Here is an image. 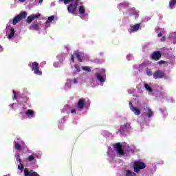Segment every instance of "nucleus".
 Returning <instances> with one entry per match:
<instances>
[{
  "label": "nucleus",
  "mask_w": 176,
  "mask_h": 176,
  "mask_svg": "<svg viewBox=\"0 0 176 176\" xmlns=\"http://www.w3.org/2000/svg\"><path fill=\"white\" fill-rule=\"evenodd\" d=\"M27 18V12L23 11L21 12L19 14L16 15L12 20L13 25H16L19 21H21V20Z\"/></svg>",
  "instance_id": "2"
},
{
  "label": "nucleus",
  "mask_w": 176,
  "mask_h": 176,
  "mask_svg": "<svg viewBox=\"0 0 176 176\" xmlns=\"http://www.w3.org/2000/svg\"><path fill=\"white\" fill-rule=\"evenodd\" d=\"M80 1V0H75L74 3H76L78 6V3H79Z\"/></svg>",
  "instance_id": "42"
},
{
  "label": "nucleus",
  "mask_w": 176,
  "mask_h": 176,
  "mask_svg": "<svg viewBox=\"0 0 176 176\" xmlns=\"http://www.w3.org/2000/svg\"><path fill=\"white\" fill-rule=\"evenodd\" d=\"M129 107L131 111L135 107L131 102H129Z\"/></svg>",
  "instance_id": "36"
},
{
  "label": "nucleus",
  "mask_w": 176,
  "mask_h": 176,
  "mask_svg": "<svg viewBox=\"0 0 176 176\" xmlns=\"http://www.w3.org/2000/svg\"><path fill=\"white\" fill-rule=\"evenodd\" d=\"M26 115L32 116V118H34L35 116V114L34 113V110L32 109H28L26 111Z\"/></svg>",
  "instance_id": "20"
},
{
  "label": "nucleus",
  "mask_w": 176,
  "mask_h": 176,
  "mask_svg": "<svg viewBox=\"0 0 176 176\" xmlns=\"http://www.w3.org/2000/svg\"><path fill=\"white\" fill-rule=\"evenodd\" d=\"M14 147L15 148V149H16V151H21L22 149L21 146L18 142L15 143Z\"/></svg>",
  "instance_id": "26"
},
{
  "label": "nucleus",
  "mask_w": 176,
  "mask_h": 176,
  "mask_svg": "<svg viewBox=\"0 0 176 176\" xmlns=\"http://www.w3.org/2000/svg\"><path fill=\"white\" fill-rule=\"evenodd\" d=\"M140 27H141V23H136L133 25H131L128 31L130 34H132V32L138 31L140 30Z\"/></svg>",
  "instance_id": "10"
},
{
  "label": "nucleus",
  "mask_w": 176,
  "mask_h": 176,
  "mask_svg": "<svg viewBox=\"0 0 176 176\" xmlns=\"http://www.w3.org/2000/svg\"><path fill=\"white\" fill-rule=\"evenodd\" d=\"M78 8V4L72 3L67 7V11L69 13L72 14H74L75 12H76V9Z\"/></svg>",
  "instance_id": "6"
},
{
  "label": "nucleus",
  "mask_w": 176,
  "mask_h": 176,
  "mask_svg": "<svg viewBox=\"0 0 176 176\" xmlns=\"http://www.w3.org/2000/svg\"><path fill=\"white\" fill-rule=\"evenodd\" d=\"M28 162H36V160H35V157L33 155H30L28 157Z\"/></svg>",
  "instance_id": "23"
},
{
  "label": "nucleus",
  "mask_w": 176,
  "mask_h": 176,
  "mask_svg": "<svg viewBox=\"0 0 176 176\" xmlns=\"http://www.w3.org/2000/svg\"><path fill=\"white\" fill-rule=\"evenodd\" d=\"M12 93L14 94L13 100H17V95L16 94V91L13 90Z\"/></svg>",
  "instance_id": "33"
},
{
  "label": "nucleus",
  "mask_w": 176,
  "mask_h": 176,
  "mask_svg": "<svg viewBox=\"0 0 176 176\" xmlns=\"http://www.w3.org/2000/svg\"><path fill=\"white\" fill-rule=\"evenodd\" d=\"M133 13L130 14V16H133V14H135V16H138V12H136L135 10H134V9L131 10Z\"/></svg>",
  "instance_id": "34"
},
{
  "label": "nucleus",
  "mask_w": 176,
  "mask_h": 176,
  "mask_svg": "<svg viewBox=\"0 0 176 176\" xmlns=\"http://www.w3.org/2000/svg\"><path fill=\"white\" fill-rule=\"evenodd\" d=\"M82 71H86L87 72H91V69L89 66H82Z\"/></svg>",
  "instance_id": "22"
},
{
  "label": "nucleus",
  "mask_w": 176,
  "mask_h": 176,
  "mask_svg": "<svg viewBox=\"0 0 176 176\" xmlns=\"http://www.w3.org/2000/svg\"><path fill=\"white\" fill-rule=\"evenodd\" d=\"M80 17H81V19H83V16L81 15Z\"/></svg>",
  "instance_id": "46"
},
{
  "label": "nucleus",
  "mask_w": 176,
  "mask_h": 176,
  "mask_svg": "<svg viewBox=\"0 0 176 176\" xmlns=\"http://www.w3.org/2000/svg\"><path fill=\"white\" fill-rule=\"evenodd\" d=\"M19 162L20 164H21V162H22V161H21V159L19 158Z\"/></svg>",
  "instance_id": "45"
},
{
  "label": "nucleus",
  "mask_w": 176,
  "mask_h": 176,
  "mask_svg": "<svg viewBox=\"0 0 176 176\" xmlns=\"http://www.w3.org/2000/svg\"><path fill=\"white\" fill-rule=\"evenodd\" d=\"M64 2L65 5H68L69 2H72L73 0H60Z\"/></svg>",
  "instance_id": "31"
},
{
  "label": "nucleus",
  "mask_w": 176,
  "mask_h": 176,
  "mask_svg": "<svg viewBox=\"0 0 176 176\" xmlns=\"http://www.w3.org/2000/svg\"><path fill=\"white\" fill-rule=\"evenodd\" d=\"M144 87L148 90V91L152 92V88L148 85V84H144Z\"/></svg>",
  "instance_id": "28"
},
{
  "label": "nucleus",
  "mask_w": 176,
  "mask_h": 176,
  "mask_svg": "<svg viewBox=\"0 0 176 176\" xmlns=\"http://www.w3.org/2000/svg\"><path fill=\"white\" fill-rule=\"evenodd\" d=\"M74 67L76 68L77 72H80V67L78 65H75Z\"/></svg>",
  "instance_id": "30"
},
{
  "label": "nucleus",
  "mask_w": 176,
  "mask_h": 176,
  "mask_svg": "<svg viewBox=\"0 0 176 176\" xmlns=\"http://www.w3.org/2000/svg\"><path fill=\"white\" fill-rule=\"evenodd\" d=\"M96 76L97 78V79L99 80V82H100V83H104V82H105V78H104L101 74L100 73H96Z\"/></svg>",
  "instance_id": "15"
},
{
  "label": "nucleus",
  "mask_w": 176,
  "mask_h": 176,
  "mask_svg": "<svg viewBox=\"0 0 176 176\" xmlns=\"http://www.w3.org/2000/svg\"><path fill=\"white\" fill-rule=\"evenodd\" d=\"M144 111H146V115L148 118H152L153 116V111H152V109L149 108V107L146 106V109H144Z\"/></svg>",
  "instance_id": "14"
},
{
  "label": "nucleus",
  "mask_w": 176,
  "mask_h": 176,
  "mask_svg": "<svg viewBox=\"0 0 176 176\" xmlns=\"http://www.w3.org/2000/svg\"><path fill=\"white\" fill-rule=\"evenodd\" d=\"M41 2H42V0H41Z\"/></svg>",
  "instance_id": "47"
},
{
  "label": "nucleus",
  "mask_w": 176,
  "mask_h": 176,
  "mask_svg": "<svg viewBox=\"0 0 176 176\" xmlns=\"http://www.w3.org/2000/svg\"><path fill=\"white\" fill-rule=\"evenodd\" d=\"M150 58L153 60L154 61H159L160 58H162V52L160 51H155L153 52Z\"/></svg>",
  "instance_id": "4"
},
{
  "label": "nucleus",
  "mask_w": 176,
  "mask_h": 176,
  "mask_svg": "<svg viewBox=\"0 0 176 176\" xmlns=\"http://www.w3.org/2000/svg\"><path fill=\"white\" fill-rule=\"evenodd\" d=\"M146 167V164L141 161H135L133 163V170L135 173H138L140 170H144Z\"/></svg>",
  "instance_id": "1"
},
{
  "label": "nucleus",
  "mask_w": 176,
  "mask_h": 176,
  "mask_svg": "<svg viewBox=\"0 0 176 176\" xmlns=\"http://www.w3.org/2000/svg\"><path fill=\"white\" fill-rule=\"evenodd\" d=\"M14 28H12L10 29V33L8 34V39H12V38H13V36H14Z\"/></svg>",
  "instance_id": "17"
},
{
  "label": "nucleus",
  "mask_w": 176,
  "mask_h": 176,
  "mask_svg": "<svg viewBox=\"0 0 176 176\" xmlns=\"http://www.w3.org/2000/svg\"><path fill=\"white\" fill-rule=\"evenodd\" d=\"M131 129V125L129 122H126L124 125L122 126V131H126V130H130Z\"/></svg>",
  "instance_id": "16"
},
{
  "label": "nucleus",
  "mask_w": 176,
  "mask_h": 176,
  "mask_svg": "<svg viewBox=\"0 0 176 176\" xmlns=\"http://www.w3.org/2000/svg\"><path fill=\"white\" fill-rule=\"evenodd\" d=\"M74 56H76V58H77L79 63H83V60H82V57H83V53L76 51L74 52Z\"/></svg>",
  "instance_id": "12"
},
{
  "label": "nucleus",
  "mask_w": 176,
  "mask_h": 176,
  "mask_svg": "<svg viewBox=\"0 0 176 176\" xmlns=\"http://www.w3.org/2000/svg\"><path fill=\"white\" fill-rule=\"evenodd\" d=\"M85 104H86V99L83 98L79 99L78 102V108H79V109H83L85 108Z\"/></svg>",
  "instance_id": "11"
},
{
  "label": "nucleus",
  "mask_w": 176,
  "mask_h": 176,
  "mask_svg": "<svg viewBox=\"0 0 176 176\" xmlns=\"http://www.w3.org/2000/svg\"><path fill=\"white\" fill-rule=\"evenodd\" d=\"M161 42H166V36H164L161 38Z\"/></svg>",
  "instance_id": "39"
},
{
  "label": "nucleus",
  "mask_w": 176,
  "mask_h": 176,
  "mask_svg": "<svg viewBox=\"0 0 176 176\" xmlns=\"http://www.w3.org/2000/svg\"><path fill=\"white\" fill-rule=\"evenodd\" d=\"M146 72L148 76H152V70L151 69H146Z\"/></svg>",
  "instance_id": "29"
},
{
  "label": "nucleus",
  "mask_w": 176,
  "mask_h": 176,
  "mask_svg": "<svg viewBox=\"0 0 176 176\" xmlns=\"http://www.w3.org/2000/svg\"><path fill=\"white\" fill-rule=\"evenodd\" d=\"M71 113H76V110H75V109H72Z\"/></svg>",
  "instance_id": "40"
},
{
  "label": "nucleus",
  "mask_w": 176,
  "mask_h": 176,
  "mask_svg": "<svg viewBox=\"0 0 176 176\" xmlns=\"http://www.w3.org/2000/svg\"><path fill=\"white\" fill-rule=\"evenodd\" d=\"M54 20V16H50V17H48L47 21H46V24H49L50 23L52 22V21Z\"/></svg>",
  "instance_id": "27"
},
{
  "label": "nucleus",
  "mask_w": 176,
  "mask_h": 176,
  "mask_svg": "<svg viewBox=\"0 0 176 176\" xmlns=\"http://www.w3.org/2000/svg\"><path fill=\"white\" fill-rule=\"evenodd\" d=\"M38 17H41V14L39 13H37L36 14H31L28 16L26 21L28 24H31V22L34 21V19H38Z\"/></svg>",
  "instance_id": "9"
},
{
  "label": "nucleus",
  "mask_w": 176,
  "mask_h": 176,
  "mask_svg": "<svg viewBox=\"0 0 176 176\" xmlns=\"http://www.w3.org/2000/svg\"><path fill=\"white\" fill-rule=\"evenodd\" d=\"M129 4L127 2H123L120 4V7L124 8H129Z\"/></svg>",
  "instance_id": "24"
},
{
  "label": "nucleus",
  "mask_w": 176,
  "mask_h": 176,
  "mask_svg": "<svg viewBox=\"0 0 176 176\" xmlns=\"http://www.w3.org/2000/svg\"><path fill=\"white\" fill-rule=\"evenodd\" d=\"M0 52H3V47L0 45Z\"/></svg>",
  "instance_id": "43"
},
{
  "label": "nucleus",
  "mask_w": 176,
  "mask_h": 176,
  "mask_svg": "<svg viewBox=\"0 0 176 176\" xmlns=\"http://www.w3.org/2000/svg\"><path fill=\"white\" fill-rule=\"evenodd\" d=\"M175 5H176V0H170V1L169 2V8L170 9H174V8H175Z\"/></svg>",
  "instance_id": "18"
},
{
  "label": "nucleus",
  "mask_w": 176,
  "mask_h": 176,
  "mask_svg": "<svg viewBox=\"0 0 176 176\" xmlns=\"http://www.w3.org/2000/svg\"><path fill=\"white\" fill-rule=\"evenodd\" d=\"M19 2H25V0H19Z\"/></svg>",
  "instance_id": "44"
},
{
  "label": "nucleus",
  "mask_w": 176,
  "mask_h": 176,
  "mask_svg": "<svg viewBox=\"0 0 176 176\" xmlns=\"http://www.w3.org/2000/svg\"><path fill=\"white\" fill-rule=\"evenodd\" d=\"M137 175L134 172H131V170H128L126 171L125 176H136Z\"/></svg>",
  "instance_id": "21"
},
{
  "label": "nucleus",
  "mask_w": 176,
  "mask_h": 176,
  "mask_svg": "<svg viewBox=\"0 0 176 176\" xmlns=\"http://www.w3.org/2000/svg\"><path fill=\"white\" fill-rule=\"evenodd\" d=\"M153 76L154 79H163L166 76V73L162 70H156L153 74Z\"/></svg>",
  "instance_id": "3"
},
{
  "label": "nucleus",
  "mask_w": 176,
  "mask_h": 176,
  "mask_svg": "<svg viewBox=\"0 0 176 176\" xmlns=\"http://www.w3.org/2000/svg\"><path fill=\"white\" fill-rule=\"evenodd\" d=\"M72 82H73V83H74V85H76L78 83V79H76V78H74L73 80H72Z\"/></svg>",
  "instance_id": "38"
},
{
  "label": "nucleus",
  "mask_w": 176,
  "mask_h": 176,
  "mask_svg": "<svg viewBox=\"0 0 176 176\" xmlns=\"http://www.w3.org/2000/svg\"><path fill=\"white\" fill-rule=\"evenodd\" d=\"M24 176H41L38 173L31 170L30 171L28 170V168H25L23 170Z\"/></svg>",
  "instance_id": "8"
},
{
  "label": "nucleus",
  "mask_w": 176,
  "mask_h": 176,
  "mask_svg": "<svg viewBox=\"0 0 176 176\" xmlns=\"http://www.w3.org/2000/svg\"><path fill=\"white\" fill-rule=\"evenodd\" d=\"M113 148L117 151L118 155H124V151L122 148V144L116 143L113 144Z\"/></svg>",
  "instance_id": "7"
},
{
  "label": "nucleus",
  "mask_w": 176,
  "mask_h": 176,
  "mask_svg": "<svg viewBox=\"0 0 176 176\" xmlns=\"http://www.w3.org/2000/svg\"><path fill=\"white\" fill-rule=\"evenodd\" d=\"M29 30L38 31L39 30V23H34L29 27Z\"/></svg>",
  "instance_id": "13"
},
{
  "label": "nucleus",
  "mask_w": 176,
  "mask_h": 176,
  "mask_svg": "<svg viewBox=\"0 0 176 176\" xmlns=\"http://www.w3.org/2000/svg\"><path fill=\"white\" fill-rule=\"evenodd\" d=\"M131 111L135 113V115H141V111L135 107Z\"/></svg>",
  "instance_id": "19"
},
{
  "label": "nucleus",
  "mask_w": 176,
  "mask_h": 176,
  "mask_svg": "<svg viewBox=\"0 0 176 176\" xmlns=\"http://www.w3.org/2000/svg\"><path fill=\"white\" fill-rule=\"evenodd\" d=\"M18 169L24 170V165H23V164H20V165H18Z\"/></svg>",
  "instance_id": "32"
},
{
  "label": "nucleus",
  "mask_w": 176,
  "mask_h": 176,
  "mask_svg": "<svg viewBox=\"0 0 176 176\" xmlns=\"http://www.w3.org/2000/svg\"><path fill=\"white\" fill-rule=\"evenodd\" d=\"M71 60L72 63H75V56L71 54Z\"/></svg>",
  "instance_id": "37"
},
{
  "label": "nucleus",
  "mask_w": 176,
  "mask_h": 176,
  "mask_svg": "<svg viewBox=\"0 0 176 176\" xmlns=\"http://www.w3.org/2000/svg\"><path fill=\"white\" fill-rule=\"evenodd\" d=\"M162 36H163V34L162 33H159L157 34L158 38H162Z\"/></svg>",
  "instance_id": "41"
},
{
  "label": "nucleus",
  "mask_w": 176,
  "mask_h": 176,
  "mask_svg": "<svg viewBox=\"0 0 176 176\" xmlns=\"http://www.w3.org/2000/svg\"><path fill=\"white\" fill-rule=\"evenodd\" d=\"M166 61L164 60H160L159 62H157V64H159L160 65H162V64H166Z\"/></svg>",
  "instance_id": "35"
},
{
  "label": "nucleus",
  "mask_w": 176,
  "mask_h": 176,
  "mask_svg": "<svg viewBox=\"0 0 176 176\" xmlns=\"http://www.w3.org/2000/svg\"><path fill=\"white\" fill-rule=\"evenodd\" d=\"M85 12V6H80L79 7V13H80V14H84Z\"/></svg>",
  "instance_id": "25"
},
{
  "label": "nucleus",
  "mask_w": 176,
  "mask_h": 176,
  "mask_svg": "<svg viewBox=\"0 0 176 176\" xmlns=\"http://www.w3.org/2000/svg\"><path fill=\"white\" fill-rule=\"evenodd\" d=\"M32 71H34V73L36 75H42V71L39 70V65L36 62L32 63Z\"/></svg>",
  "instance_id": "5"
}]
</instances>
